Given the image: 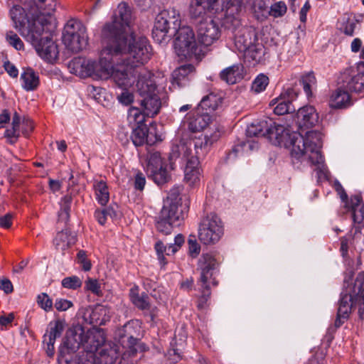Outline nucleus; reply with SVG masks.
Wrapping results in <instances>:
<instances>
[{
  "label": "nucleus",
  "instance_id": "obj_44",
  "mask_svg": "<svg viewBox=\"0 0 364 364\" xmlns=\"http://www.w3.org/2000/svg\"><path fill=\"white\" fill-rule=\"evenodd\" d=\"M72 202V196L66 195L62 198L60 203V209L58 212V223H64L65 227L67 226L70 220V212Z\"/></svg>",
  "mask_w": 364,
  "mask_h": 364
},
{
  "label": "nucleus",
  "instance_id": "obj_2",
  "mask_svg": "<svg viewBox=\"0 0 364 364\" xmlns=\"http://www.w3.org/2000/svg\"><path fill=\"white\" fill-rule=\"evenodd\" d=\"M353 272L344 279V289L341 294L335 329L339 328L348 320L354 306H358V314L361 320L364 315V272H359L353 283Z\"/></svg>",
  "mask_w": 364,
  "mask_h": 364
},
{
  "label": "nucleus",
  "instance_id": "obj_9",
  "mask_svg": "<svg viewBox=\"0 0 364 364\" xmlns=\"http://www.w3.org/2000/svg\"><path fill=\"white\" fill-rule=\"evenodd\" d=\"M173 36H176L174 48L176 54L181 58H198L202 53L201 46L195 38L193 29L189 26L177 28Z\"/></svg>",
  "mask_w": 364,
  "mask_h": 364
},
{
  "label": "nucleus",
  "instance_id": "obj_29",
  "mask_svg": "<svg viewBox=\"0 0 364 364\" xmlns=\"http://www.w3.org/2000/svg\"><path fill=\"white\" fill-rule=\"evenodd\" d=\"M183 243L184 237L181 234H178L175 237L174 243H170L167 245H164L161 241H158L155 244V250L161 263H162L164 265L166 264L164 253L166 255L174 254L178 251V248L180 247Z\"/></svg>",
  "mask_w": 364,
  "mask_h": 364
},
{
  "label": "nucleus",
  "instance_id": "obj_55",
  "mask_svg": "<svg viewBox=\"0 0 364 364\" xmlns=\"http://www.w3.org/2000/svg\"><path fill=\"white\" fill-rule=\"evenodd\" d=\"M62 286L70 289H76L82 286V280L77 276L65 277L62 280Z\"/></svg>",
  "mask_w": 364,
  "mask_h": 364
},
{
  "label": "nucleus",
  "instance_id": "obj_14",
  "mask_svg": "<svg viewBox=\"0 0 364 364\" xmlns=\"http://www.w3.org/2000/svg\"><path fill=\"white\" fill-rule=\"evenodd\" d=\"M223 235L220 218L215 213L208 214L202 218L198 228V239L204 245L218 242Z\"/></svg>",
  "mask_w": 364,
  "mask_h": 364
},
{
  "label": "nucleus",
  "instance_id": "obj_31",
  "mask_svg": "<svg viewBox=\"0 0 364 364\" xmlns=\"http://www.w3.org/2000/svg\"><path fill=\"white\" fill-rule=\"evenodd\" d=\"M342 87L348 92H360L364 90V74L358 73L355 75H350L348 73H343L341 76Z\"/></svg>",
  "mask_w": 364,
  "mask_h": 364
},
{
  "label": "nucleus",
  "instance_id": "obj_1",
  "mask_svg": "<svg viewBox=\"0 0 364 364\" xmlns=\"http://www.w3.org/2000/svg\"><path fill=\"white\" fill-rule=\"evenodd\" d=\"M104 54L114 53L123 58L124 63L131 68L145 64L151 55V48L146 37H136L128 33L103 43Z\"/></svg>",
  "mask_w": 364,
  "mask_h": 364
},
{
  "label": "nucleus",
  "instance_id": "obj_32",
  "mask_svg": "<svg viewBox=\"0 0 364 364\" xmlns=\"http://www.w3.org/2000/svg\"><path fill=\"white\" fill-rule=\"evenodd\" d=\"M119 354V348L117 344H105L100 348L97 358L100 364H114Z\"/></svg>",
  "mask_w": 364,
  "mask_h": 364
},
{
  "label": "nucleus",
  "instance_id": "obj_53",
  "mask_svg": "<svg viewBox=\"0 0 364 364\" xmlns=\"http://www.w3.org/2000/svg\"><path fill=\"white\" fill-rule=\"evenodd\" d=\"M287 10L286 4L282 1H279L271 6L269 15L274 18L282 17L286 14Z\"/></svg>",
  "mask_w": 364,
  "mask_h": 364
},
{
  "label": "nucleus",
  "instance_id": "obj_11",
  "mask_svg": "<svg viewBox=\"0 0 364 364\" xmlns=\"http://www.w3.org/2000/svg\"><path fill=\"white\" fill-rule=\"evenodd\" d=\"M208 11L213 14H223L221 16L222 26L225 29H235L240 25L239 14L242 8L232 11V7L235 5V0H206Z\"/></svg>",
  "mask_w": 364,
  "mask_h": 364
},
{
  "label": "nucleus",
  "instance_id": "obj_57",
  "mask_svg": "<svg viewBox=\"0 0 364 364\" xmlns=\"http://www.w3.org/2000/svg\"><path fill=\"white\" fill-rule=\"evenodd\" d=\"M144 116L146 114L141 113V110L136 107H132L129 110L128 119L131 122L133 120L138 125L144 124L143 122L144 121Z\"/></svg>",
  "mask_w": 364,
  "mask_h": 364
},
{
  "label": "nucleus",
  "instance_id": "obj_58",
  "mask_svg": "<svg viewBox=\"0 0 364 364\" xmlns=\"http://www.w3.org/2000/svg\"><path fill=\"white\" fill-rule=\"evenodd\" d=\"M320 148L321 147H317L314 150H309V153H310L309 160L311 164L316 166L323 164V157L319 151Z\"/></svg>",
  "mask_w": 364,
  "mask_h": 364
},
{
  "label": "nucleus",
  "instance_id": "obj_52",
  "mask_svg": "<svg viewBox=\"0 0 364 364\" xmlns=\"http://www.w3.org/2000/svg\"><path fill=\"white\" fill-rule=\"evenodd\" d=\"M33 1L43 14H50L55 10V0H33Z\"/></svg>",
  "mask_w": 364,
  "mask_h": 364
},
{
  "label": "nucleus",
  "instance_id": "obj_36",
  "mask_svg": "<svg viewBox=\"0 0 364 364\" xmlns=\"http://www.w3.org/2000/svg\"><path fill=\"white\" fill-rule=\"evenodd\" d=\"M349 92L342 85L331 95L330 106L333 108L341 109L351 105Z\"/></svg>",
  "mask_w": 364,
  "mask_h": 364
},
{
  "label": "nucleus",
  "instance_id": "obj_19",
  "mask_svg": "<svg viewBox=\"0 0 364 364\" xmlns=\"http://www.w3.org/2000/svg\"><path fill=\"white\" fill-rule=\"evenodd\" d=\"M140 326L136 321H129L118 330V336L123 346L129 348L132 355L137 351L135 348L139 339Z\"/></svg>",
  "mask_w": 364,
  "mask_h": 364
},
{
  "label": "nucleus",
  "instance_id": "obj_16",
  "mask_svg": "<svg viewBox=\"0 0 364 364\" xmlns=\"http://www.w3.org/2000/svg\"><path fill=\"white\" fill-rule=\"evenodd\" d=\"M219 262L213 252L203 253L198 260V270L200 271V277L198 284H212L218 285V282L213 277L219 267Z\"/></svg>",
  "mask_w": 364,
  "mask_h": 364
},
{
  "label": "nucleus",
  "instance_id": "obj_3",
  "mask_svg": "<svg viewBox=\"0 0 364 364\" xmlns=\"http://www.w3.org/2000/svg\"><path fill=\"white\" fill-rule=\"evenodd\" d=\"M220 135L219 127L215 125L210 133L200 134L198 136L188 139H182L173 144L169 153V160L172 161L181 158L186 162L191 156H203L212 144L220 139Z\"/></svg>",
  "mask_w": 364,
  "mask_h": 364
},
{
  "label": "nucleus",
  "instance_id": "obj_18",
  "mask_svg": "<svg viewBox=\"0 0 364 364\" xmlns=\"http://www.w3.org/2000/svg\"><path fill=\"white\" fill-rule=\"evenodd\" d=\"M196 28L198 41L205 46H209L214 43L221 35L218 24L211 18L201 22L196 26Z\"/></svg>",
  "mask_w": 364,
  "mask_h": 364
},
{
  "label": "nucleus",
  "instance_id": "obj_61",
  "mask_svg": "<svg viewBox=\"0 0 364 364\" xmlns=\"http://www.w3.org/2000/svg\"><path fill=\"white\" fill-rule=\"evenodd\" d=\"M77 259L84 271L87 272L90 270L92 264L90 261L87 259L86 252L84 250H80L77 252Z\"/></svg>",
  "mask_w": 364,
  "mask_h": 364
},
{
  "label": "nucleus",
  "instance_id": "obj_46",
  "mask_svg": "<svg viewBox=\"0 0 364 364\" xmlns=\"http://www.w3.org/2000/svg\"><path fill=\"white\" fill-rule=\"evenodd\" d=\"M94 188L98 203L102 205H105L109 199V193L107 183L103 181H95Z\"/></svg>",
  "mask_w": 364,
  "mask_h": 364
},
{
  "label": "nucleus",
  "instance_id": "obj_22",
  "mask_svg": "<svg viewBox=\"0 0 364 364\" xmlns=\"http://www.w3.org/2000/svg\"><path fill=\"white\" fill-rule=\"evenodd\" d=\"M109 309L103 305L89 306L83 313L84 321L94 327L103 326L109 320Z\"/></svg>",
  "mask_w": 364,
  "mask_h": 364
},
{
  "label": "nucleus",
  "instance_id": "obj_39",
  "mask_svg": "<svg viewBox=\"0 0 364 364\" xmlns=\"http://www.w3.org/2000/svg\"><path fill=\"white\" fill-rule=\"evenodd\" d=\"M75 72L83 77H91L94 78L95 60L78 58L73 61Z\"/></svg>",
  "mask_w": 364,
  "mask_h": 364
},
{
  "label": "nucleus",
  "instance_id": "obj_17",
  "mask_svg": "<svg viewBox=\"0 0 364 364\" xmlns=\"http://www.w3.org/2000/svg\"><path fill=\"white\" fill-rule=\"evenodd\" d=\"M234 36L235 48L240 53L247 50L253 43L258 41L257 31L252 26L241 27V24L235 29H229Z\"/></svg>",
  "mask_w": 364,
  "mask_h": 364
},
{
  "label": "nucleus",
  "instance_id": "obj_41",
  "mask_svg": "<svg viewBox=\"0 0 364 364\" xmlns=\"http://www.w3.org/2000/svg\"><path fill=\"white\" fill-rule=\"evenodd\" d=\"M21 80L22 87L26 91L35 90L39 85L38 75L31 68L23 70L21 75Z\"/></svg>",
  "mask_w": 364,
  "mask_h": 364
},
{
  "label": "nucleus",
  "instance_id": "obj_63",
  "mask_svg": "<svg viewBox=\"0 0 364 364\" xmlns=\"http://www.w3.org/2000/svg\"><path fill=\"white\" fill-rule=\"evenodd\" d=\"M55 308L59 311H64L73 306L71 301L65 299H58L55 302Z\"/></svg>",
  "mask_w": 364,
  "mask_h": 364
},
{
  "label": "nucleus",
  "instance_id": "obj_64",
  "mask_svg": "<svg viewBox=\"0 0 364 364\" xmlns=\"http://www.w3.org/2000/svg\"><path fill=\"white\" fill-rule=\"evenodd\" d=\"M4 136L10 144H15L20 136L19 130L11 127V129H8L5 131Z\"/></svg>",
  "mask_w": 364,
  "mask_h": 364
},
{
  "label": "nucleus",
  "instance_id": "obj_59",
  "mask_svg": "<svg viewBox=\"0 0 364 364\" xmlns=\"http://www.w3.org/2000/svg\"><path fill=\"white\" fill-rule=\"evenodd\" d=\"M355 27V22L353 20L349 18H344L341 30L343 31L345 34L352 36L354 33Z\"/></svg>",
  "mask_w": 364,
  "mask_h": 364
},
{
  "label": "nucleus",
  "instance_id": "obj_45",
  "mask_svg": "<svg viewBox=\"0 0 364 364\" xmlns=\"http://www.w3.org/2000/svg\"><path fill=\"white\" fill-rule=\"evenodd\" d=\"M65 328V321L63 320L58 319L54 321L50 322L48 325V330L45 335H47V340H49L50 343L55 342L57 338L60 337Z\"/></svg>",
  "mask_w": 364,
  "mask_h": 364
},
{
  "label": "nucleus",
  "instance_id": "obj_51",
  "mask_svg": "<svg viewBox=\"0 0 364 364\" xmlns=\"http://www.w3.org/2000/svg\"><path fill=\"white\" fill-rule=\"evenodd\" d=\"M268 84L269 77L264 74H259L252 82V90L255 93H259L266 89Z\"/></svg>",
  "mask_w": 364,
  "mask_h": 364
},
{
  "label": "nucleus",
  "instance_id": "obj_49",
  "mask_svg": "<svg viewBox=\"0 0 364 364\" xmlns=\"http://www.w3.org/2000/svg\"><path fill=\"white\" fill-rule=\"evenodd\" d=\"M199 291L200 292V296L198 297L197 307L198 309L202 310L207 307L208 301L210 297V284H198Z\"/></svg>",
  "mask_w": 364,
  "mask_h": 364
},
{
  "label": "nucleus",
  "instance_id": "obj_54",
  "mask_svg": "<svg viewBox=\"0 0 364 364\" xmlns=\"http://www.w3.org/2000/svg\"><path fill=\"white\" fill-rule=\"evenodd\" d=\"M36 301L38 306L46 312L50 311L53 309V300L46 293L38 294Z\"/></svg>",
  "mask_w": 364,
  "mask_h": 364
},
{
  "label": "nucleus",
  "instance_id": "obj_34",
  "mask_svg": "<svg viewBox=\"0 0 364 364\" xmlns=\"http://www.w3.org/2000/svg\"><path fill=\"white\" fill-rule=\"evenodd\" d=\"M244 67L241 63L232 65L223 70L220 77L228 84L233 85L243 78Z\"/></svg>",
  "mask_w": 364,
  "mask_h": 364
},
{
  "label": "nucleus",
  "instance_id": "obj_35",
  "mask_svg": "<svg viewBox=\"0 0 364 364\" xmlns=\"http://www.w3.org/2000/svg\"><path fill=\"white\" fill-rule=\"evenodd\" d=\"M200 156H191L186 162L184 170L185 180L190 186L193 185L199 179L200 171L198 168L199 160Z\"/></svg>",
  "mask_w": 364,
  "mask_h": 364
},
{
  "label": "nucleus",
  "instance_id": "obj_38",
  "mask_svg": "<svg viewBox=\"0 0 364 364\" xmlns=\"http://www.w3.org/2000/svg\"><path fill=\"white\" fill-rule=\"evenodd\" d=\"M221 103V97L214 93H210L203 97L198 108L210 115L212 112L217 109Z\"/></svg>",
  "mask_w": 364,
  "mask_h": 364
},
{
  "label": "nucleus",
  "instance_id": "obj_40",
  "mask_svg": "<svg viewBox=\"0 0 364 364\" xmlns=\"http://www.w3.org/2000/svg\"><path fill=\"white\" fill-rule=\"evenodd\" d=\"M53 243L57 250L64 251L75 243V238L71 235L70 230L65 228L58 232Z\"/></svg>",
  "mask_w": 364,
  "mask_h": 364
},
{
  "label": "nucleus",
  "instance_id": "obj_30",
  "mask_svg": "<svg viewBox=\"0 0 364 364\" xmlns=\"http://www.w3.org/2000/svg\"><path fill=\"white\" fill-rule=\"evenodd\" d=\"M206 0H192L189 6V16L191 22L196 26L208 20L207 14Z\"/></svg>",
  "mask_w": 364,
  "mask_h": 364
},
{
  "label": "nucleus",
  "instance_id": "obj_5",
  "mask_svg": "<svg viewBox=\"0 0 364 364\" xmlns=\"http://www.w3.org/2000/svg\"><path fill=\"white\" fill-rule=\"evenodd\" d=\"M278 138L274 141V146L291 148V155L297 159L308 154L309 150L322 146L321 134L316 132H306L304 137L300 133L291 132L284 127V131L279 134Z\"/></svg>",
  "mask_w": 364,
  "mask_h": 364
},
{
  "label": "nucleus",
  "instance_id": "obj_62",
  "mask_svg": "<svg viewBox=\"0 0 364 364\" xmlns=\"http://www.w3.org/2000/svg\"><path fill=\"white\" fill-rule=\"evenodd\" d=\"M119 102L124 105H129L134 101V95L128 90H123L117 95Z\"/></svg>",
  "mask_w": 364,
  "mask_h": 364
},
{
  "label": "nucleus",
  "instance_id": "obj_21",
  "mask_svg": "<svg viewBox=\"0 0 364 364\" xmlns=\"http://www.w3.org/2000/svg\"><path fill=\"white\" fill-rule=\"evenodd\" d=\"M297 97V92L293 88H288L281 93L279 98L272 100L270 105L277 103L274 108V112L277 115H283L287 113L294 112L296 109L292 102Z\"/></svg>",
  "mask_w": 364,
  "mask_h": 364
},
{
  "label": "nucleus",
  "instance_id": "obj_26",
  "mask_svg": "<svg viewBox=\"0 0 364 364\" xmlns=\"http://www.w3.org/2000/svg\"><path fill=\"white\" fill-rule=\"evenodd\" d=\"M296 122L300 128H312L318 123V114L313 106H304L297 111Z\"/></svg>",
  "mask_w": 364,
  "mask_h": 364
},
{
  "label": "nucleus",
  "instance_id": "obj_33",
  "mask_svg": "<svg viewBox=\"0 0 364 364\" xmlns=\"http://www.w3.org/2000/svg\"><path fill=\"white\" fill-rule=\"evenodd\" d=\"M152 132L149 130L146 124H139L132 130L131 139L136 146H142L145 142L149 144H154L158 139L152 140Z\"/></svg>",
  "mask_w": 364,
  "mask_h": 364
},
{
  "label": "nucleus",
  "instance_id": "obj_6",
  "mask_svg": "<svg viewBox=\"0 0 364 364\" xmlns=\"http://www.w3.org/2000/svg\"><path fill=\"white\" fill-rule=\"evenodd\" d=\"M136 87L140 96L138 101L144 114L147 117H154L159 112L161 102L156 93V82L149 70H144L139 73Z\"/></svg>",
  "mask_w": 364,
  "mask_h": 364
},
{
  "label": "nucleus",
  "instance_id": "obj_23",
  "mask_svg": "<svg viewBox=\"0 0 364 364\" xmlns=\"http://www.w3.org/2000/svg\"><path fill=\"white\" fill-rule=\"evenodd\" d=\"M127 68L122 69L114 68L112 70L110 77H112L115 83L120 87H127L132 83H134L135 79L139 80V73L145 70L144 68H139V69H133L130 66L126 65Z\"/></svg>",
  "mask_w": 364,
  "mask_h": 364
},
{
  "label": "nucleus",
  "instance_id": "obj_15",
  "mask_svg": "<svg viewBox=\"0 0 364 364\" xmlns=\"http://www.w3.org/2000/svg\"><path fill=\"white\" fill-rule=\"evenodd\" d=\"M284 131V126L278 124L272 120H262L256 123H252L246 130L247 136L249 137H266L269 142L274 145V141L278 138L279 134Z\"/></svg>",
  "mask_w": 364,
  "mask_h": 364
},
{
  "label": "nucleus",
  "instance_id": "obj_56",
  "mask_svg": "<svg viewBox=\"0 0 364 364\" xmlns=\"http://www.w3.org/2000/svg\"><path fill=\"white\" fill-rule=\"evenodd\" d=\"M6 38L7 42L14 46L16 50L23 49V43L21 38L12 31H9L6 34Z\"/></svg>",
  "mask_w": 364,
  "mask_h": 364
},
{
  "label": "nucleus",
  "instance_id": "obj_4",
  "mask_svg": "<svg viewBox=\"0 0 364 364\" xmlns=\"http://www.w3.org/2000/svg\"><path fill=\"white\" fill-rule=\"evenodd\" d=\"M104 338L100 334L90 331H85L81 325L73 326L66 331L65 336L59 348V357L61 360L69 363L80 346L85 349H97L103 343Z\"/></svg>",
  "mask_w": 364,
  "mask_h": 364
},
{
  "label": "nucleus",
  "instance_id": "obj_24",
  "mask_svg": "<svg viewBox=\"0 0 364 364\" xmlns=\"http://www.w3.org/2000/svg\"><path fill=\"white\" fill-rule=\"evenodd\" d=\"M104 48L101 51L98 62L95 61L94 79L107 80L112 73L114 65L112 58L117 56L114 53L104 54Z\"/></svg>",
  "mask_w": 364,
  "mask_h": 364
},
{
  "label": "nucleus",
  "instance_id": "obj_28",
  "mask_svg": "<svg viewBox=\"0 0 364 364\" xmlns=\"http://www.w3.org/2000/svg\"><path fill=\"white\" fill-rule=\"evenodd\" d=\"M212 121V117L197 108L191 112L188 122V128L192 132H200L205 129Z\"/></svg>",
  "mask_w": 364,
  "mask_h": 364
},
{
  "label": "nucleus",
  "instance_id": "obj_50",
  "mask_svg": "<svg viewBox=\"0 0 364 364\" xmlns=\"http://www.w3.org/2000/svg\"><path fill=\"white\" fill-rule=\"evenodd\" d=\"M97 349H87L85 351H82L78 356L77 360V364H100L97 355L95 354L94 351Z\"/></svg>",
  "mask_w": 364,
  "mask_h": 364
},
{
  "label": "nucleus",
  "instance_id": "obj_48",
  "mask_svg": "<svg viewBox=\"0 0 364 364\" xmlns=\"http://www.w3.org/2000/svg\"><path fill=\"white\" fill-rule=\"evenodd\" d=\"M148 177L157 185H163L169 181L171 176L166 169V164H165L158 168L154 176H148Z\"/></svg>",
  "mask_w": 364,
  "mask_h": 364
},
{
  "label": "nucleus",
  "instance_id": "obj_12",
  "mask_svg": "<svg viewBox=\"0 0 364 364\" xmlns=\"http://www.w3.org/2000/svg\"><path fill=\"white\" fill-rule=\"evenodd\" d=\"M65 47L73 53H77L87 45L86 29L78 21L70 19L65 24L63 33Z\"/></svg>",
  "mask_w": 364,
  "mask_h": 364
},
{
  "label": "nucleus",
  "instance_id": "obj_47",
  "mask_svg": "<svg viewBox=\"0 0 364 364\" xmlns=\"http://www.w3.org/2000/svg\"><path fill=\"white\" fill-rule=\"evenodd\" d=\"M362 202V197L360 195H354L350 198V207L353 211V220L360 223L364 219V211L363 208H359Z\"/></svg>",
  "mask_w": 364,
  "mask_h": 364
},
{
  "label": "nucleus",
  "instance_id": "obj_10",
  "mask_svg": "<svg viewBox=\"0 0 364 364\" xmlns=\"http://www.w3.org/2000/svg\"><path fill=\"white\" fill-rule=\"evenodd\" d=\"M48 24L45 26L37 24V30L32 36V39H28L27 41L35 47L36 52L42 58L53 63L57 60L59 51L58 46L52 40Z\"/></svg>",
  "mask_w": 364,
  "mask_h": 364
},
{
  "label": "nucleus",
  "instance_id": "obj_13",
  "mask_svg": "<svg viewBox=\"0 0 364 364\" xmlns=\"http://www.w3.org/2000/svg\"><path fill=\"white\" fill-rule=\"evenodd\" d=\"M171 13L173 16H171L170 11L164 10L155 18L152 37L158 43L168 41L179 26L178 18L175 16V11L173 10Z\"/></svg>",
  "mask_w": 364,
  "mask_h": 364
},
{
  "label": "nucleus",
  "instance_id": "obj_60",
  "mask_svg": "<svg viewBox=\"0 0 364 364\" xmlns=\"http://www.w3.org/2000/svg\"><path fill=\"white\" fill-rule=\"evenodd\" d=\"M85 288L96 295L101 294L100 287L97 279L88 278L85 282Z\"/></svg>",
  "mask_w": 364,
  "mask_h": 364
},
{
  "label": "nucleus",
  "instance_id": "obj_37",
  "mask_svg": "<svg viewBox=\"0 0 364 364\" xmlns=\"http://www.w3.org/2000/svg\"><path fill=\"white\" fill-rule=\"evenodd\" d=\"M183 190L182 186H177L173 187L168 193L166 200L164 201V204L163 207H166L168 208H173L175 209L174 212H181L182 216H183V210L181 208V198L180 197V194L181 191Z\"/></svg>",
  "mask_w": 364,
  "mask_h": 364
},
{
  "label": "nucleus",
  "instance_id": "obj_25",
  "mask_svg": "<svg viewBox=\"0 0 364 364\" xmlns=\"http://www.w3.org/2000/svg\"><path fill=\"white\" fill-rule=\"evenodd\" d=\"M195 72L196 68L191 64L183 65L175 69L171 75L172 86L178 88L186 86Z\"/></svg>",
  "mask_w": 364,
  "mask_h": 364
},
{
  "label": "nucleus",
  "instance_id": "obj_8",
  "mask_svg": "<svg viewBox=\"0 0 364 364\" xmlns=\"http://www.w3.org/2000/svg\"><path fill=\"white\" fill-rule=\"evenodd\" d=\"M132 21L131 6L124 1L119 3L113 12L112 22L107 23L102 29V43L127 33Z\"/></svg>",
  "mask_w": 364,
  "mask_h": 364
},
{
  "label": "nucleus",
  "instance_id": "obj_43",
  "mask_svg": "<svg viewBox=\"0 0 364 364\" xmlns=\"http://www.w3.org/2000/svg\"><path fill=\"white\" fill-rule=\"evenodd\" d=\"M248 60H252L253 64H257L263 60L264 55V47L262 43L256 42L247 50L242 52Z\"/></svg>",
  "mask_w": 364,
  "mask_h": 364
},
{
  "label": "nucleus",
  "instance_id": "obj_27",
  "mask_svg": "<svg viewBox=\"0 0 364 364\" xmlns=\"http://www.w3.org/2000/svg\"><path fill=\"white\" fill-rule=\"evenodd\" d=\"M139 289L138 286H134L129 290V298L132 304L139 309L142 311L149 310V316L151 318V321H154L156 316V308H154L151 309V304L149 302V297L145 293L143 292L141 294H139Z\"/></svg>",
  "mask_w": 364,
  "mask_h": 364
},
{
  "label": "nucleus",
  "instance_id": "obj_7",
  "mask_svg": "<svg viewBox=\"0 0 364 364\" xmlns=\"http://www.w3.org/2000/svg\"><path fill=\"white\" fill-rule=\"evenodd\" d=\"M31 2L36 7V11L33 14V15L37 16L36 18H30L25 9L19 5H14L9 12L15 28L26 41L32 39V36L34 34L35 31L37 30V24L45 26L48 23L45 16H50L54 12L53 11L50 14H43V11H41L33 0H31Z\"/></svg>",
  "mask_w": 364,
  "mask_h": 364
},
{
  "label": "nucleus",
  "instance_id": "obj_42",
  "mask_svg": "<svg viewBox=\"0 0 364 364\" xmlns=\"http://www.w3.org/2000/svg\"><path fill=\"white\" fill-rule=\"evenodd\" d=\"M146 161L147 164L146 171L147 176H154L158 168L166 164L161 158L160 152L154 150L148 153Z\"/></svg>",
  "mask_w": 364,
  "mask_h": 364
},
{
  "label": "nucleus",
  "instance_id": "obj_20",
  "mask_svg": "<svg viewBox=\"0 0 364 364\" xmlns=\"http://www.w3.org/2000/svg\"><path fill=\"white\" fill-rule=\"evenodd\" d=\"M173 208L163 207L156 223L157 230L163 235H167L173 230V223L183 218L181 212H174Z\"/></svg>",
  "mask_w": 364,
  "mask_h": 364
}]
</instances>
